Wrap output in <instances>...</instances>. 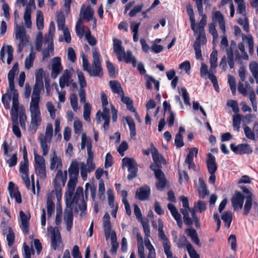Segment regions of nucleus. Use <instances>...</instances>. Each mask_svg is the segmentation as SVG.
<instances>
[{"label": "nucleus", "mask_w": 258, "mask_h": 258, "mask_svg": "<svg viewBox=\"0 0 258 258\" xmlns=\"http://www.w3.org/2000/svg\"><path fill=\"white\" fill-rule=\"evenodd\" d=\"M120 96L121 101L126 105L127 109L132 112H135L133 100L129 97L125 96L124 94Z\"/></svg>", "instance_id": "43"}, {"label": "nucleus", "mask_w": 258, "mask_h": 258, "mask_svg": "<svg viewBox=\"0 0 258 258\" xmlns=\"http://www.w3.org/2000/svg\"><path fill=\"white\" fill-rule=\"evenodd\" d=\"M67 179V172L64 171L63 173L61 169L58 170L55 178L54 179V186L56 194V197L58 200L61 197V186H64Z\"/></svg>", "instance_id": "7"}, {"label": "nucleus", "mask_w": 258, "mask_h": 258, "mask_svg": "<svg viewBox=\"0 0 258 258\" xmlns=\"http://www.w3.org/2000/svg\"><path fill=\"white\" fill-rule=\"evenodd\" d=\"M237 153L250 154L252 152V149L248 144H240L237 146Z\"/></svg>", "instance_id": "50"}, {"label": "nucleus", "mask_w": 258, "mask_h": 258, "mask_svg": "<svg viewBox=\"0 0 258 258\" xmlns=\"http://www.w3.org/2000/svg\"><path fill=\"white\" fill-rule=\"evenodd\" d=\"M11 118L13 122V132L18 138H20L21 133L18 126V117L13 115Z\"/></svg>", "instance_id": "51"}, {"label": "nucleus", "mask_w": 258, "mask_h": 258, "mask_svg": "<svg viewBox=\"0 0 258 258\" xmlns=\"http://www.w3.org/2000/svg\"><path fill=\"white\" fill-rule=\"evenodd\" d=\"M7 97L9 98V100H11L12 98V107L11 110V117L14 116L18 117V112L22 106L20 107L19 103L18 100V93L17 90H8L6 93Z\"/></svg>", "instance_id": "12"}, {"label": "nucleus", "mask_w": 258, "mask_h": 258, "mask_svg": "<svg viewBox=\"0 0 258 258\" xmlns=\"http://www.w3.org/2000/svg\"><path fill=\"white\" fill-rule=\"evenodd\" d=\"M43 16L40 11L37 12L36 25L39 30H42L44 27Z\"/></svg>", "instance_id": "60"}, {"label": "nucleus", "mask_w": 258, "mask_h": 258, "mask_svg": "<svg viewBox=\"0 0 258 258\" xmlns=\"http://www.w3.org/2000/svg\"><path fill=\"white\" fill-rule=\"evenodd\" d=\"M245 197L240 192L236 191L231 199V204L235 211H237L241 209Z\"/></svg>", "instance_id": "20"}, {"label": "nucleus", "mask_w": 258, "mask_h": 258, "mask_svg": "<svg viewBox=\"0 0 258 258\" xmlns=\"http://www.w3.org/2000/svg\"><path fill=\"white\" fill-rule=\"evenodd\" d=\"M53 136V126L51 123L47 125L45 134H40L38 136V141L40 146L42 150V155L45 156L49 151L48 144H50Z\"/></svg>", "instance_id": "3"}, {"label": "nucleus", "mask_w": 258, "mask_h": 258, "mask_svg": "<svg viewBox=\"0 0 258 258\" xmlns=\"http://www.w3.org/2000/svg\"><path fill=\"white\" fill-rule=\"evenodd\" d=\"M15 38L19 41L17 51L20 53L24 46L29 43V36L26 34V29L23 26L16 24L15 28Z\"/></svg>", "instance_id": "6"}, {"label": "nucleus", "mask_w": 258, "mask_h": 258, "mask_svg": "<svg viewBox=\"0 0 258 258\" xmlns=\"http://www.w3.org/2000/svg\"><path fill=\"white\" fill-rule=\"evenodd\" d=\"M18 70V63L16 62L12 68L9 71L8 74V78L9 84V89L8 90H15L14 85V78Z\"/></svg>", "instance_id": "26"}, {"label": "nucleus", "mask_w": 258, "mask_h": 258, "mask_svg": "<svg viewBox=\"0 0 258 258\" xmlns=\"http://www.w3.org/2000/svg\"><path fill=\"white\" fill-rule=\"evenodd\" d=\"M198 36L196 37L194 44V47H201V45H204L206 43L207 39L205 33L198 32Z\"/></svg>", "instance_id": "38"}, {"label": "nucleus", "mask_w": 258, "mask_h": 258, "mask_svg": "<svg viewBox=\"0 0 258 258\" xmlns=\"http://www.w3.org/2000/svg\"><path fill=\"white\" fill-rule=\"evenodd\" d=\"M72 82H73V80L72 79L71 73L68 70H64L59 79L60 87L63 89L65 86H69Z\"/></svg>", "instance_id": "22"}, {"label": "nucleus", "mask_w": 258, "mask_h": 258, "mask_svg": "<svg viewBox=\"0 0 258 258\" xmlns=\"http://www.w3.org/2000/svg\"><path fill=\"white\" fill-rule=\"evenodd\" d=\"M146 87L148 89H151L152 88V84L154 83L155 85V88L157 90H159V81L156 80L152 76H149L148 75L146 76Z\"/></svg>", "instance_id": "39"}, {"label": "nucleus", "mask_w": 258, "mask_h": 258, "mask_svg": "<svg viewBox=\"0 0 258 258\" xmlns=\"http://www.w3.org/2000/svg\"><path fill=\"white\" fill-rule=\"evenodd\" d=\"M125 120L130 128L131 137L133 138L136 135V125L134 121L130 116H127Z\"/></svg>", "instance_id": "46"}, {"label": "nucleus", "mask_w": 258, "mask_h": 258, "mask_svg": "<svg viewBox=\"0 0 258 258\" xmlns=\"http://www.w3.org/2000/svg\"><path fill=\"white\" fill-rule=\"evenodd\" d=\"M47 212L48 216H51L54 210V204L53 202L52 197L48 196L46 201Z\"/></svg>", "instance_id": "53"}, {"label": "nucleus", "mask_w": 258, "mask_h": 258, "mask_svg": "<svg viewBox=\"0 0 258 258\" xmlns=\"http://www.w3.org/2000/svg\"><path fill=\"white\" fill-rule=\"evenodd\" d=\"M203 4H204V3H200V1L198 2L196 4L198 13L202 18L200 23L196 25V27L195 26L196 32H194L195 33H205L204 27L207 24V17L203 13Z\"/></svg>", "instance_id": "15"}, {"label": "nucleus", "mask_w": 258, "mask_h": 258, "mask_svg": "<svg viewBox=\"0 0 258 258\" xmlns=\"http://www.w3.org/2000/svg\"><path fill=\"white\" fill-rule=\"evenodd\" d=\"M150 148L154 163L150 165V168L154 172L156 170H161L160 169L161 165L165 164L166 161L163 156L159 153L157 149L152 143L150 144Z\"/></svg>", "instance_id": "8"}, {"label": "nucleus", "mask_w": 258, "mask_h": 258, "mask_svg": "<svg viewBox=\"0 0 258 258\" xmlns=\"http://www.w3.org/2000/svg\"><path fill=\"white\" fill-rule=\"evenodd\" d=\"M77 178L70 177L68 183V191L66 192V204L69 205L72 204V197L75 190Z\"/></svg>", "instance_id": "18"}, {"label": "nucleus", "mask_w": 258, "mask_h": 258, "mask_svg": "<svg viewBox=\"0 0 258 258\" xmlns=\"http://www.w3.org/2000/svg\"><path fill=\"white\" fill-rule=\"evenodd\" d=\"M109 86L113 93L117 94L118 95H123V90L120 83L117 81H110Z\"/></svg>", "instance_id": "34"}, {"label": "nucleus", "mask_w": 258, "mask_h": 258, "mask_svg": "<svg viewBox=\"0 0 258 258\" xmlns=\"http://www.w3.org/2000/svg\"><path fill=\"white\" fill-rule=\"evenodd\" d=\"M31 10L30 6H27L24 13V19L26 26L30 28L31 27Z\"/></svg>", "instance_id": "44"}, {"label": "nucleus", "mask_w": 258, "mask_h": 258, "mask_svg": "<svg viewBox=\"0 0 258 258\" xmlns=\"http://www.w3.org/2000/svg\"><path fill=\"white\" fill-rule=\"evenodd\" d=\"M84 200L83 199V189L82 187L79 186L76 190L73 198H72V205L78 204L79 201Z\"/></svg>", "instance_id": "40"}, {"label": "nucleus", "mask_w": 258, "mask_h": 258, "mask_svg": "<svg viewBox=\"0 0 258 258\" xmlns=\"http://www.w3.org/2000/svg\"><path fill=\"white\" fill-rule=\"evenodd\" d=\"M80 163L76 160H73L68 169L70 177L77 178L79 173Z\"/></svg>", "instance_id": "31"}, {"label": "nucleus", "mask_w": 258, "mask_h": 258, "mask_svg": "<svg viewBox=\"0 0 258 258\" xmlns=\"http://www.w3.org/2000/svg\"><path fill=\"white\" fill-rule=\"evenodd\" d=\"M200 186L199 187V192L201 198L204 199L205 196L208 194V191L207 188L206 184L204 182L202 178H200Z\"/></svg>", "instance_id": "55"}, {"label": "nucleus", "mask_w": 258, "mask_h": 258, "mask_svg": "<svg viewBox=\"0 0 258 258\" xmlns=\"http://www.w3.org/2000/svg\"><path fill=\"white\" fill-rule=\"evenodd\" d=\"M19 117L20 126L22 130H26V122L27 116L25 113V110L24 107H21L18 112V116Z\"/></svg>", "instance_id": "41"}, {"label": "nucleus", "mask_w": 258, "mask_h": 258, "mask_svg": "<svg viewBox=\"0 0 258 258\" xmlns=\"http://www.w3.org/2000/svg\"><path fill=\"white\" fill-rule=\"evenodd\" d=\"M35 54L36 53L34 52L33 48L32 47L30 54L26 57L25 60V68L26 69L29 70L33 67L35 58Z\"/></svg>", "instance_id": "35"}, {"label": "nucleus", "mask_w": 258, "mask_h": 258, "mask_svg": "<svg viewBox=\"0 0 258 258\" xmlns=\"http://www.w3.org/2000/svg\"><path fill=\"white\" fill-rule=\"evenodd\" d=\"M249 68L256 83L258 84V63L255 61H251L249 63Z\"/></svg>", "instance_id": "42"}, {"label": "nucleus", "mask_w": 258, "mask_h": 258, "mask_svg": "<svg viewBox=\"0 0 258 258\" xmlns=\"http://www.w3.org/2000/svg\"><path fill=\"white\" fill-rule=\"evenodd\" d=\"M91 106L88 103H85L84 106L83 116L84 119L88 122H90L91 119L90 115L91 113Z\"/></svg>", "instance_id": "59"}, {"label": "nucleus", "mask_w": 258, "mask_h": 258, "mask_svg": "<svg viewBox=\"0 0 258 258\" xmlns=\"http://www.w3.org/2000/svg\"><path fill=\"white\" fill-rule=\"evenodd\" d=\"M63 220L67 225V229L68 231H70L72 227L73 221V209L72 208V204L68 206L66 205V208L64 211Z\"/></svg>", "instance_id": "21"}, {"label": "nucleus", "mask_w": 258, "mask_h": 258, "mask_svg": "<svg viewBox=\"0 0 258 258\" xmlns=\"http://www.w3.org/2000/svg\"><path fill=\"white\" fill-rule=\"evenodd\" d=\"M43 81H36L33 87L30 103H39L40 101V94L41 90L43 89Z\"/></svg>", "instance_id": "16"}, {"label": "nucleus", "mask_w": 258, "mask_h": 258, "mask_svg": "<svg viewBox=\"0 0 258 258\" xmlns=\"http://www.w3.org/2000/svg\"><path fill=\"white\" fill-rule=\"evenodd\" d=\"M92 66H90L88 73L90 76L100 77L103 75V71L101 65L100 55L96 47L92 49Z\"/></svg>", "instance_id": "4"}, {"label": "nucleus", "mask_w": 258, "mask_h": 258, "mask_svg": "<svg viewBox=\"0 0 258 258\" xmlns=\"http://www.w3.org/2000/svg\"><path fill=\"white\" fill-rule=\"evenodd\" d=\"M212 21L213 22L209 24V31L213 36V43L215 44L217 43V38L218 37V33L216 29V23L215 21H216L218 22L219 27L224 34L226 31L225 22L224 16L220 11H216L213 14Z\"/></svg>", "instance_id": "2"}, {"label": "nucleus", "mask_w": 258, "mask_h": 258, "mask_svg": "<svg viewBox=\"0 0 258 258\" xmlns=\"http://www.w3.org/2000/svg\"><path fill=\"white\" fill-rule=\"evenodd\" d=\"M155 176L158 180L156 183V187L159 190H162L166 184L165 175L162 170H156L154 172Z\"/></svg>", "instance_id": "27"}, {"label": "nucleus", "mask_w": 258, "mask_h": 258, "mask_svg": "<svg viewBox=\"0 0 258 258\" xmlns=\"http://www.w3.org/2000/svg\"><path fill=\"white\" fill-rule=\"evenodd\" d=\"M65 17L64 15L62 13H59L57 15V20L56 23L57 25V28L59 30L63 31L65 29H68L65 26Z\"/></svg>", "instance_id": "45"}, {"label": "nucleus", "mask_w": 258, "mask_h": 258, "mask_svg": "<svg viewBox=\"0 0 258 258\" xmlns=\"http://www.w3.org/2000/svg\"><path fill=\"white\" fill-rule=\"evenodd\" d=\"M218 52L216 50H213L210 55L211 69L209 70V79L213 84L216 91H218L219 88L216 77L214 75L216 68L217 66Z\"/></svg>", "instance_id": "9"}, {"label": "nucleus", "mask_w": 258, "mask_h": 258, "mask_svg": "<svg viewBox=\"0 0 258 258\" xmlns=\"http://www.w3.org/2000/svg\"><path fill=\"white\" fill-rule=\"evenodd\" d=\"M122 167L126 166L128 168L129 174L127 175V179H132L137 176L138 171L137 165L136 161L131 158L125 157L122 159Z\"/></svg>", "instance_id": "13"}, {"label": "nucleus", "mask_w": 258, "mask_h": 258, "mask_svg": "<svg viewBox=\"0 0 258 258\" xmlns=\"http://www.w3.org/2000/svg\"><path fill=\"white\" fill-rule=\"evenodd\" d=\"M185 233L187 235L191 238L193 242H194L199 246H201V244L198 237L197 232L195 229L192 228L187 229L185 230Z\"/></svg>", "instance_id": "36"}, {"label": "nucleus", "mask_w": 258, "mask_h": 258, "mask_svg": "<svg viewBox=\"0 0 258 258\" xmlns=\"http://www.w3.org/2000/svg\"><path fill=\"white\" fill-rule=\"evenodd\" d=\"M241 188L245 194V196H244L245 197V202L244 205L243 214L247 215L249 213L252 207V194L249 190L245 186H241Z\"/></svg>", "instance_id": "17"}, {"label": "nucleus", "mask_w": 258, "mask_h": 258, "mask_svg": "<svg viewBox=\"0 0 258 258\" xmlns=\"http://www.w3.org/2000/svg\"><path fill=\"white\" fill-rule=\"evenodd\" d=\"M140 222L143 228L145 238H149L150 234V230L148 220L147 219H141Z\"/></svg>", "instance_id": "56"}, {"label": "nucleus", "mask_w": 258, "mask_h": 258, "mask_svg": "<svg viewBox=\"0 0 258 258\" xmlns=\"http://www.w3.org/2000/svg\"><path fill=\"white\" fill-rule=\"evenodd\" d=\"M140 24V23H136L134 22H132L131 24V29L133 33V40L134 42H137L138 41V34Z\"/></svg>", "instance_id": "57"}, {"label": "nucleus", "mask_w": 258, "mask_h": 258, "mask_svg": "<svg viewBox=\"0 0 258 258\" xmlns=\"http://www.w3.org/2000/svg\"><path fill=\"white\" fill-rule=\"evenodd\" d=\"M168 210L170 211L172 216L176 221L178 226L182 228V222L181 218V215L178 212L176 207L172 204H168L167 205Z\"/></svg>", "instance_id": "29"}, {"label": "nucleus", "mask_w": 258, "mask_h": 258, "mask_svg": "<svg viewBox=\"0 0 258 258\" xmlns=\"http://www.w3.org/2000/svg\"><path fill=\"white\" fill-rule=\"evenodd\" d=\"M198 153V149L197 148H193L190 151L189 153L187 155L185 159V163L190 164L193 162V157L194 154L197 156Z\"/></svg>", "instance_id": "58"}, {"label": "nucleus", "mask_w": 258, "mask_h": 258, "mask_svg": "<svg viewBox=\"0 0 258 258\" xmlns=\"http://www.w3.org/2000/svg\"><path fill=\"white\" fill-rule=\"evenodd\" d=\"M86 163L85 162L80 163L81 175L83 180H86L87 178V173L93 171L96 167L95 163L93 162L94 153L87 154Z\"/></svg>", "instance_id": "11"}, {"label": "nucleus", "mask_w": 258, "mask_h": 258, "mask_svg": "<svg viewBox=\"0 0 258 258\" xmlns=\"http://www.w3.org/2000/svg\"><path fill=\"white\" fill-rule=\"evenodd\" d=\"M106 67L108 72V74L109 76L111 78H114L116 76V71L115 68L114 64L111 62L109 60H107L106 61Z\"/></svg>", "instance_id": "62"}, {"label": "nucleus", "mask_w": 258, "mask_h": 258, "mask_svg": "<svg viewBox=\"0 0 258 258\" xmlns=\"http://www.w3.org/2000/svg\"><path fill=\"white\" fill-rule=\"evenodd\" d=\"M61 70L62 66L61 65L60 58L59 57L53 58L52 64L51 78L55 79Z\"/></svg>", "instance_id": "23"}, {"label": "nucleus", "mask_w": 258, "mask_h": 258, "mask_svg": "<svg viewBox=\"0 0 258 258\" xmlns=\"http://www.w3.org/2000/svg\"><path fill=\"white\" fill-rule=\"evenodd\" d=\"M180 212L183 215L184 223L188 226L191 225L192 224V217L190 218L189 217V213H190V212L188 211V209H180Z\"/></svg>", "instance_id": "49"}, {"label": "nucleus", "mask_w": 258, "mask_h": 258, "mask_svg": "<svg viewBox=\"0 0 258 258\" xmlns=\"http://www.w3.org/2000/svg\"><path fill=\"white\" fill-rule=\"evenodd\" d=\"M192 209H195V211L197 210L199 213H201L206 210V204L204 201H199L195 203L194 207Z\"/></svg>", "instance_id": "63"}, {"label": "nucleus", "mask_w": 258, "mask_h": 258, "mask_svg": "<svg viewBox=\"0 0 258 258\" xmlns=\"http://www.w3.org/2000/svg\"><path fill=\"white\" fill-rule=\"evenodd\" d=\"M94 11L90 6L85 7L83 6L81 8L79 16L84 20L88 22L93 19Z\"/></svg>", "instance_id": "24"}, {"label": "nucleus", "mask_w": 258, "mask_h": 258, "mask_svg": "<svg viewBox=\"0 0 258 258\" xmlns=\"http://www.w3.org/2000/svg\"><path fill=\"white\" fill-rule=\"evenodd\" d=\"M111 248L110 250V252L112 254L116 253L117 248L118 247L119 244L117 242V238L116 233L114 231H112L111 234Z\"/></svg>", "instance_id": "48"}, {"label": "nucleus", "mask_w": 258, "mask_h": 258, "mask_svg": "<svg viewBox=\"0 0 258 258\" xmlns=\"http://www.w3.org/2000/svg\"><path fill=\"white\" fill-rule=\"evenodd\" d=\"M62 242L61 238L60 232L54 230L51 233V244L53 249L55 250L57 246H59Z\"/></svg>", "instance_id": "32"}, {"label": "nucleus", "mask_w": 258, "mask_h": 258, "mask_svg": "<svg viewBox=\"0 0 258 258\" xmlns=\"http://www.w3.org/2000/svg\"><path fill=\"white\" fill-rule=\"evenodd\" d=\"M48 42L47 47L42 51L43 59L48 57L50 55V52L53 51V42L47 41Z\"/></svg>", "instance_id": "61"}, {"label": "nucleus", "mask_w": 258, "mask_h": 258, "mask_svg": "<svg viewBox=\"0 0 258 258\" xmlns=\"http://www.w3.org/2000/svg\"><path fill=\"white\" fill-rule=\"evenodd\" d=\"M158 237L162 240V245L164 248V252L167 258H172V252L171 251V246L169 240L164 234L163 231V225L160 219L158 221Z\"/></svg>", "instance_id": "10"}, {"label": "nucleus", "mask_w": 258, "mask_h": 258, "mask_svg": "<svg viewBox=\"0 0 258 258\" xmlns=\"http://www.w3.org/2000/svg\"><path fill=\"white\" fill-rule=\"evenodd\" d=\"M113 51L116 53L117 59L119 61L124 60L126 63H132L134 67L136 66V58L130 50L125 52L124 48L122 46L121 40L114 39L113 40Z\"/></svg>", "instance_id": "1"}, {"label": "nucleus", "mask_w": 258, "mask_h": 258, "mask_svg": "<svg viewBox=\"0 0 258 258\" xmlns=\"http://www.w3.org/2000/svg\"><path fill=\"white\" fill-rule=\"evenodd\" d=\"M208 158L206 161L208 171L209 173H215L217 170V164L214 156L211 153H208Z\"/></svg>", "instance_id": "28"}, {"label": "nucleus", "mask_w": 258, "mask_h": 258, "mask_svg": "<svg viewBox=\"0 0 258 258\" xmlns=\"http://www.w3.org/2000/svg\"><path fill=\"white\" fill-rule=\"evenodd\" d=\"M150 194V188L148 185L139 188L136 192V198L141 201L147 200Z\"/></svg>", "instance_id": "25"}, {"label": "nucleus", "mask_w": 258, "mask_h": 258, "mask_svg": "<svg viewBox=\"0 0 258 258\" xmlns=\"http://www.w3.org/2000/svg\"><path fill=\"white\" fill-rule=\"evenodd\" d=\"M55 24L54 22L52 21L50 23L48 35L47 37H45L44 41L45 42H46V41L53 42V38L55 33Z\"/></svg>", "instance_id": "54"}, {"label": "nucleus", "mask_w": 258, "mask_h": 258, "mask_svg": "<svg viewBox=\"0 0 258 258\" xmlns=\"http://www.w3.org/2000/svg\"><path fill=\"white\" fill-rule=\"evenodd\" d=\"M125 120L130 128L131 137L133 138L136 135V125L134 121L130 116H127Z\"/></svg>", "instance_id": "47"}, {"label": "nucleus", "mask_w": 258, "mask_h": 258, "mask_svg": "<svg viewBox=\"0 0 258 258\" xmlns=\"http://www.w3.org/2000/svg\"><path fill=\"white\" fill-rule=\"evenodd\" d=\"M20 217L21 221V227L22 231L28 234L29 232V223L30 216H27L23 211L20 212Z\"/></svg>", "instance_id": "33"}, {"label": "nucleus", "mask_w": 258, "mask_h": 258, "mask_svg": "<svg viewBox=\"0 0 258 258\" xmlns=\"http://www.w3.org/2000/svg\"><path fill=\"white\" fill-rule=\"evenodd\" d=\"M187 14L189 16L190 21L191 22V29L194 32H196V24L194 16V12L191 5L188 4L186 7Z\"/></svg>", "instance_id": "37"}, {"label": "nucleus", "mask_w": 258, "mask_h": 258, "mask_svg": "<svg viewBox=\"0 0 258 258\" xmlns=\"http://www.w3.org/2000/svg\"><path fill=\"white\" fill-rule=\"evenodd\" d=\"M30 111L31 122L29 130L32 133H35L41 121L39 103H30Z\"/></svg>", "instance_id": "5"}, {"label": "nucleus", "mask_w": 258, "mask_h": 258, "mask_svg": "<svg viewBox=\"0 0 258 258\" xmlns=\"http://www.w3.org/2000/svg\"><path fill=\"white\" fill-rule=\"evenodd\" d=\"M186 247L190 258H200V255L197 252L190 243H188Z\"/></svg>", "instance_id": "64"}, {"label": "nucleus", "mask_w": 258, "mask_h": 258, "mask_svg": "<svg viewBox=\"0 0 258 258\" xmlns=\"http://www.w3.org/2000/svg\"><path fill=\"white\" fill-rule=\"evenodd\" d=\"M35 168L36 172L41 178L46 177L45 162L44 158L34 153Z\"/></svg>", "instance_id": "14"}, {"label": "nucleus", "mask_w": 258, "mask_h": 258, "mask_svg": "<svg viewBox=\"0 0 258 258\" xmlns=\"http://www.w3.org/2000/svg\"><path fill=\"white\" fill-rule=\"evenodd\" d=\"M86 146L87 147V154L93 153L92 151L91 140L90 138L87 137L85 134L83 133L81 137V149L84 150Z\"/></svg>", "instance_id": "30"}, {"label": "nucleus", "mask_w": 258, "mask_h": 258, "mask_svg": "<svg viewBox=\"0 0 258 258\" xmlns=\"http://www.w3.org/2000/svg\"><path fill=\"white\" fill-rule=\"evenodd\" d=\"M50 168L51 170L61 169L62 167L61 159L59 156H57L55 150L51 149L50 154Z\"/></svg>", "instance_id": "19"}, {"label": "nucleus", "mask_w": 258, "mask_h": 258, "mask_svg": "<svg viewBox=\"0 0 258 258\" xmlns=\"http://www.w3.org/2000/svg\"><path fill=\"white\" fill-rule=\"evenodd\" d=\"M225 223L227 228H229L232 220V214L230 211H226L223 213L221 217Z\"/></svg>", "instance_id": "52"}]
</instances>
